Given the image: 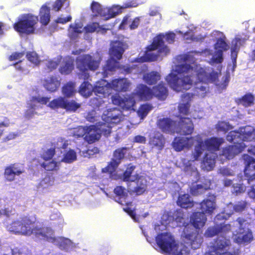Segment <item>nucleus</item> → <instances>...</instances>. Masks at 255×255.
<instances>
[{
    "instance_id": "31",
    "label": "nucleus",
    "mask_w": 255,
    "mask_h": 255,
    "mask_svg": "<svg viewBox=\"0 0 255 255\" xmlns=\"http://www.w3.org/2000/svg\"><path fill=\"white\" fill-rule=\"evenodd\" d=\"M76 83L73 81H69L65 83L62 88V93L65 98H71L76 93Z\"/></svg>"
},
{
    "instance_id": "22",
    "label": "nucleus",
    "mask_w": 255,
    "mask_h": 255,
    "mask_svg": "<svg viewBox=\"0 0 255 255\" xmlns=\"http://www.w3.org/2000/svg\"><path fill=\"white\" fill-rule=\"evenodd\" d=\"M125 50L124 43L120 41L116 40L111 43L109 54L111 57L117 60H120L122 58Z\"/></svg>"
},
{
    "instance_id": "19",
    "label": "nucleus",
    "mask_w": 255,
    "mask_h": 255,
    "mask_svg": "<svg viewBox=\"0 0 255 255\" xmlns=\"http://www.w3.org/2000/svg\"><path fill=\"white\" fill-rule=\"evenodd\" d=\"M134 95L142 101H149L153 98L152 89L142 84L136 86Z\"/></svg>"
},
{
    "instance_id": "35",
    "label": "nucleus",
    "mask_w": 255,
    "mask_h": 255,
    "mask_svg": "<svg viewBox=\"0 0 255 255\" xmlns=\"http://www.w3.org/2000/svg\"><path fill=\"white\" fill-rule=\"evenodd\" d=\"M143 79L149 85L156 84L160 79V75L156 71H151L143 75Z\"/></svg>"
},
{
    "instance_id": "16",
    "label": "nucleus",
    "mask_w": 255,
    "mask_h": 255,
    "mask_svg": "<svg viewBox=\"0 0 255 255\" xmlns=\"http://www.w3.org/2000/svg\"><path fill=\"white\" fill-rule=\"evenodd\" d=\"M194 138L193 137H175L172 142V146L176 151H181L184 148H189L194 144Z\"/></svg>"
},
{
    "instance_id": "62",
    "label": "nucleus",
    "mask_w": 255,
    "mask_h": 255,
    "mask_svg": "<svg viewBox=\"0 0 255 255\" xmlns=\"http://www.w3.org/2000/svg\"><path fill=\"white\" fill-rule=\"evenodd\" d=\"M247 203L245 201H240L236 202L233 206V209L235 212H240L245 210Z\"/></svg>"
},
{
    "instance_id": "56",
    "label": "nucleus",
    "mask_w": 255,
    "mask_h": 255,
    "mask_svg": "<svg viewBox=\"0 0 255 255\" xmlns=\"http://www.w3.org/2000/svg\"><path fill=\"white\" fill-rule=\"evenodd\" d=\"M28 109L24 113V117L27 119H30L35 115L37 112L35 111L36 109V105L33 103H27Z\"/></svg>"
},
{
    "instance_id": "51",
    "label": "nucleus",
    "mask_w": 255,
    "mask_h": 255,
    "mask_svg": "<svg viewBox=\"0 0 255 255\" xmlns=\"http://www.w3.org/2000/svg\"><path fill=\"white\" fill-rule=\"evenodd\" d=\"M203 164L204 167L207 170H211L214 167L215 161L213 158H212L208 154H206L204 157L203 160Z\"/></svg>"
},
{
    "instance_id": "63",
    "label": "nucleus",
    "mask_w": 255,
    "mask_h": 255,
    "mask_svg": "<svg viewBox=\"0 0 255 255\" xmlns=\"http://www.w3.org/2000/svg\"><path fill=\"white\" fill-rule=\"evenodd\" d=\"M190 104L188 103H180L178 105V111L180 115H187L189 112Z\"/></svg>"
},
{
    "instance_id": "52",
    "label": "nucleus",
    "mask_w": 255,
    "mask_h": 255,
    "mask_svg": "<svg viewBox=\"0 0 255 255\" xmlns=\"http://www.w3.org/2000/svg\"><path fill=\"white\" fill-rule=\"evenodd\" d=\"M26 57L31 63L35 65H38L40 60L38 54L35 51H28L26 53Z\"/></svg>"
},
{
    "instance_id": "10",
    "label": "nucleus",
    "mask_w": 255,
    "mask_h": 255,
    "mask_svg": "<svg viewBox=\"0 0 255 255\" xmlns=\"http://www.w3.org/2000/svg\"><path fill=\"white\" fill-rule=\"evenodd\" d=\"M128 149V147H123L115 150L113 152V158L107 165L102 168V172L103 173H108L110 174L115 172L122 162V160L125 157Z\"/></svg>"
},
{
    "instance_id": "30",
    "label": "nucleus",
    "mask_w": 255,
    "mask_h": 255,
    "mask_svg": "<svg viewBox=\"0 0 255 255\" xmlns=\"http://www.w3.org/2000/svg\"><path fill=\"white\" fill-rule=\"evenodd\" d=\"M176 203L178 206L185 209L191 208L194 205L193 201L188 194L179 195Z\"/></svg>"
},
{
    "instance_id": "59",
    "label": "nucleus",
    "mask_w": 255,
    "mask_h": 255,
    "mask_svg": "<svg viewBox=\"0 0 255 255\" xmlns=\"http://www.w3.org/2000/svg\"><path fill=\"white\" fill-rule=\"evenodd\" d=\"M115 58L111 57V59L107 60L106 64L105 65V70L109 71H114L115 70L118 61L115 59Z\"/></svg>"
},
{
    "instance_id": "7",
    "label": "nucleus",
    "mask_w": 255,
    "mask_h": 255,
    "mask_svg": "<svg viewBox=\"0 0 255 255\" xmlns=\"http://www.w3.org/2000/svg\"><path fill=\"white\" fill-rule=\"evenodd\" d=\"M236 222L238 224L239 228L236 233L233 236L234 242L239 245L250 243L254 239L252 232L249 228L250 223L242 217L238 218Z\"/></svg>"
},
{
    "instance_id": "15",
    "label": "nucleus",
    "mask_w": 255,
    "mask_h": 255,
    "mask_svg": "<svg viewBox=\"0 0 255 255\" xmlns=\"http://www.w3.org/2000/svg\"><path fill=\"white\" fill-rule=\"evenodd\" d=\"M24 172V169L18 163H13L6 166L4 169V176L7 181H13L16 176H19Z\"/></svg>"
},
{
    "instance_id": "44",
    "label": "nucleus",
    "mask_w": 255,
    "mask_h": 255,
    "mask_svg": "<svg viewBox=\"0 0 255 255\" xmlns=\"http://www.w3.org/2000/svg\"><path fill=\"white\" fill-rule=\"evenodd\" d=\"M116 109L110 110L106 115L105 120L109 123L117 124L120 122V117L119 114L115 113Z\"/></svg>"
},
{
    "instance_id": "54",
    "label": "nucleus",
    "mask_w": 255,
    "mask_h": 255,
    "mask_svg": "<svg viewBox=\"0 0 255 255\" xmlns=\"http://www.w3.org/2000/svg\"><path fill=\"white\" fill-rule=\"evenodd\" d=\"M225 37L219 38L217 39L215 44V49L217 50H223V51H226L229 49V45L225 40Z\"/></svg>"
},
{
    "instance_id": "37",
    "label": "nucleus",
    "mask_w": 255,
    "mask_h": 255,
    "mask_svg": "<svg viewBox=\"0 0 255 255\" xmlns=\"http://www.w3.org/2000/svg\"><path fill=\"white\" fill-rule=\"evenodd\" d=\"M84 29L87 33H93L95 31L106 33L109 28L104 27V25L100 26L98 22H94L87 25L85 26Z\"/></svg>"
},
{
    "instance_id": "13",
    "label": "nucleus",
    "mask_w": 255,
    "mask_h": 255,
    "mask_svg": "<svg viewBox=\"0 0 255 255\" xmlns=\"http://www.w3.org/2000/svg\"><path fill=\"white\" fill-rule=\"evenodd\" d=\"M245 147L246 145L243 142H236L233 145H228L223 148L221 155L227 159H231L242 152Z\"/></svg>"
},
{
    "instance_id": "12",
    "label": "nucleus",
    "mask_w": 255,
    "mask_h": 255,
    "mask_svg": "<svg viewBox=\"0 0 255 255\" xmlns=\"http://www.w3.org/2000/svg\"><path fill=\"white\" fill-rule=\"evenodd\" d=\"M112 101L113 104L118 106L123 110H131L135 104L133 97L131 95H126L123 97L119 95H113Z\"/></svg>"
},
{
    "instance_id": "14",
    "label": "nucleus",
    "mask_w": 255,
    "mask_h": 255,
    "mask_svg": "<svg viewBox=\"0 0 255 255\" xmlns=\"http://www.w3.org/2000/svg\"><path fill=\"white\" fill-rule=\"evenodd\" d=\"M231 230V225L229 224H216L209 227L205 232L206 237L211 238L220 234H226Z\"/></svg>"
},
{
    "instance_id": "27",
    "label": "nucleus",
    "mask_w": 255,
    "mask_h": 255,
    "mask_svg": "<svg viewBox=\"0 0 255 255\" xmlns=\"http://www.w3.org/2000/svg\"><path fill=\"white\" fill-rule=\"evenodd\" d=\"M224 142L223 137H212L206 139L204 142V146L209 150L218 151L220 146Z\"/></svg>"
},
{
    "instance_id": "46",
    "label": "nucleus",
    "mask_w": 255,
    "mask_h": 255,
    "mask_svg": "<svg viewBox=\"0 0 255 255\" xmlns=\"http://www.w3.org/2000/svg\"><path fill=\"white\" fill-rule=\"evenodd\" d=\"M91 8L94 15L96 16H105L106 15V12L105 9L97 2L93 1L91 5Z\"/></svg>"
},
{
    "instance_id": "33",
    "label": "nucleus",
    "mask_w": 255,
    "mask_h": 255,
    "mask_svg": "<svg viewBox=\"0 0 255 255\" xmlns=\"http://www.w3.org/2000/svg\"><path fill=\"white\" fill-rule=\"evenodd\" d=\"M149 143L153 147H157L159 149H161L164 144V138L163 135L158 132H156L150 137Z\"/></svg>"
},
{
    "instance_id": "53",
    "label": "nucleus",
    "mask_w": 255,
    "mask_h": 255,
    "mask_svg": "<svg viewBox=\"0 0 255 255\" xmlns=\"http://www.w3.org/2000/svg\"><path fill=\"white\" fill-rule=\"evenodd\" d=\"M77 158V155L76 152L72 149L68 150L64 156V157L62 159V161L65 163H70L76 160Z\"/></svg>"
},
{
    "instance_id": "4",
    "label": "nucleus",
    "mask_w": 255,
    "mask_h": 255,
    "mask_svg": "<svg viewBox=\"0 0 255 255\" xmlns=\"http://www.w3.org/2000/svg\"><path fill=\"white\" fill-rule=\"evenodd\" d=\"M155 241L162 252L169 255H189L190 254L188 248L182 244H177L170 233L158 234Z\"/></svg>"
},
{
    "instance_id": "8",
    "label": "nucleus",
    "mask_w": 255,
    "mask_h": 255,
    "mask_svg": "<svg viewBox=\"0 0 255 255\" xmlns=\"http://www.w3.org/2000/svg\"><path fill=\"white\" fill-rule=\"evenodd\" d=\"M231 246L229 238L223 235L218 236L210 243L208 254L209 255H222Z\"/></svg>"
},
{
    "instance_id": "47",
    "label": "nucleus",
    "mask_w": 255,
    "mask_h": 255,
    "mask_svg": "<svg viewBox=\"0 0 255 255\" xmlns=\"http://www.w3.org/2000/svg\"><path fill=\"white\" fill-rule=\"evenodd\" d=\"M93 92L97 97L105 98L109 95V91L107 86H100L96 85L93 87Z\"/></svg>"
},
{
    "instance_id": "29",
    "label": "nucleus",
    "mask_w": 255,
    "mask_h": 255,
    "mask_svg": "<svg viewBox=\"0 0 255 255\" xmlns=\"http://www.w3.org/2000/svg\"><path fill=\"white\" fill-rule=\"evenodd\" d=\"M255 97L251 93H247L240 98L235 100V102L238 105H242L247 108L254 105Z\"/></svg>"
},
{
    "instance_id": "38",
    "label": "nucleus",
    "mask_w": 255,
    "mask_h": 255,
    "mask_svg": "<svg viewBox=\"0 0 255 255\" xmlns=\"http://www.w3.org/2000/svg\"><path fill=\"white\" fill-rule=\"evenodd\" d=\"M93 89L92 84L88 81H84L81 84L79 92L82 96L87 98L92 95Z\"/></svg>"
},
{
    "instance_id": "57",
    "label": "nucleus",
    "mask_w": 255,
    "mask_h": 255,
    "mask_svg": "<svg viewBox=\"0 0 255 255\" xmlns=\"http://www.w3.org/2000/svg\"><path fill=\"white\" fill-rule=\"evenodd\" d=\"M60 62V59L57 60H50L46 63L45 67V70L48 72H51L56 69Z\"/></svg>"
},
{
    "instance_id": "28",
    "label": "nucleus",
    "mask_w": 255,
    "mask_h": 255,
    "mask_svg": "<svg viewBox=\"0 0 255 255\" xmlns=\"http://www.w3.org/2000/svg\"><path fill=\"white\" fill-rule=\"evenodd\" d=\"M74 60L70 57L65 58L59 68V71L62 75L70 74L74 70Z\"/></svg>"
},
{
    "instance_id": "26",
    "label": "nucleus",
    "mask_w": 255,
    "mask_h": 255,
    "mask_svg": "<svg viewBox=\"0 0 255 255\" xmlns=\"http://www.w3.org/2000/svg\"><path fill=\"white\" fill-rule=\"evenodd\" d=\"M207 221V218L204 213L195 212L190 217V222L196 229L203 227Z\"/></svg>"
},
{
    "instance_id": "50",
    "label": "nucleus",
    "mask_w": 255,
    "mask_h": 255,
    "mask_svg": "<svg viewBox=\"0 0 255 255\" xmlns=\"http://www.w3.org/2000/svg\"><path fill=\"white\" fill-rule=\"evenodd\" d=\"M152 108L150 104H145L141 105L137 111L138 115L141 119H144L152 109Z\"/></svg>"
},
{
    "instance_id": "24",
    "label": "nucleus",
    "mask_w": 255,
    "mask_h": 255,
    "mask_svg": "<svg viewBox=\"0 0 255 255\" xmlns=\"http://www.w3.org/2000/svg\"><path fill=\"white\" fill-rule=\"evenodd\" d=\"M152 92H153V98L155 97L160 101L165 100L168 95L167 87L163 82L153 86L152 88Z\"/></svg>"
},
{
    "instance_id": "17",
    "label": "nucleus",
    "mask_w": 255,
    "mask_h": 255,
    "mask_svg": "<svg viewBox=\"0 0 255 255\" xmlns=\"http://www.w3.org/2000/svg\"><path fill=\"white\" fill-rule=\"evenodd\" d=\"M184 241L193 250L199 249L203 242V238L197 232H192L185 235Z\"/></svg>"
},
{
    "instance_id": "49",
    "label": "nucleus",
    "mask_w": 255,
    "mask_h": 255,
    "mask_svg": "<svg viewBox=\"0 0 255 255\" xmlns=\"http://www.w3.org/2000/svg\"><path fill=\"white\" fill-rule=\"evenodd\" d=\"M134 179H131L130 182H135L137 186L143 187V189H147V181L145 177L136 174L134 175Z\"/></svg>"
},
{
    "instance_id": "3",
    "label": "nucleus",
    "mask_w": 255,
    "mask_h": 255,
    "mask_svg": "<svg viewBox=\"0 0 255 255\" xmlns=\"http://www.w3.org/2000/svg\"><path fill=\"white\" fill-rule=\"evenodd\" d=\"M157 127L163 132L173 134L175 132L187 135L192 133L194 125L190 118L181 117L177 123L169 118L160 119L157 122Z\"/></svg>"
},
{
    "instance_id": "5",
    "label": "nucleus",
    "mask_w": 255,
    "mask_h": 255,
    "mask_svg": "<svg viewBox=\"0 0 255 255\" xmlns=\"http://www.w3.org/2000/svg\"><path fill=\"white\" fill-rule=\"evenodd\" d=\"M77 69L79 71V75L84 79L89 77L88 71H95L99 67L100 60L89 54L78 56L75 59Z\"/></svg>"
},
{
    "instance_id": "39",
    "label": "nucleus",
    "mask_w": 255,
    "mask_h": 255,
    "mask_svg": "<svg viewBox=\"0 0 255 255\" xmlns=\"http://www.w3.org/2000/svg\"><path fill=\"white\" fill-rule=\"evenodd\" d=\"M198 145L196 146L195 148L194 152L192 154V160L193 161L197 160L200 157L202 153V150H203V147L204 146V143L203 141L201 138L200 135H197Z\"/></svg>"
},
{
    "instance_id": "58",
    "label": "nucleus",
    "mask_w": 255,
    "mask_h": 255,
    "mask_svg": "<svg viewBox=\"0 0 255 255\" xmlns=\"http://www.w3.org/2000/svg\"><path fill=\"white\" fill-rule=\"evenodd\" d=\"M223 50H216L211 58V61L216 64L221 63L223 61Z\"/></svg>"
},
{
    "instance_id": "18",
    "label": "nucleus",
    "mask_w": 255,
    "mask_h": 255,
    "mask_svg": "<svg viewBox=\"0 0 255 255\" xmlns=\"http://www.w3.org/2000/svg\"><path fill=\"white\" fill-rule=\"evenodd\" d=\"M216 197L213 194H209L207 198L203 200L200 204L201 212L204 214L212 215L216 209Z\"/></svg>"
},
{
    "instance_id": "45",
    "label": "nucleus",
    "mask_w": 255,
    "mask_h": 255,
    "mask_svg": "<svg viewBox=\"0 0 255 255\" xmlns=\"http://www.w3.org/2000/svg\"><path fill=\"white\" fill-rule=\"evenodd\" d=\"M205 85L206 84H202V83L196 82L194 88V94L201 98L204 97L208 89V87Z\"/></svg>"
},
{
    "instance_id": "40",
    "label": "nucleus",
    "mask_w": 255,
    "mask_h": 255,
    "mask_svg": "<svg viewBox=\"0 0 255 255\" xmlns=\"http://www.w3.org/2000/svg\"><path fill=\"white\" fill-rule=\"evenodd\" d=\"M41 167L48 171H57L59 169L60 162L53 159L44 161L40 164Z\"/></svg>"
},
{
    "instance_id": "1",
    "label": "nucleus",
    "mask_w": 255,
    "mask_h": 255,
    "mask_svg": "<svg viewBox=\"0 0 255 255\" xmlns=\"http://www.w3.org/2000/svg\"><path fill=\"white\" fill-rule=\"evenodd\" d=\"M176 71L179 75L170 73L166 77V80L169 86L174 91L180 92L187 90L192 86V77L195 73L197 82L208 84L214 83L218 79V73L212 71L208 73L202 67L194 68L189 64H182L176 67Z\"/></svg>"
},
{
    "instance_id": "25",
    "label": "nucleus",
    "mask_w": 255,
    "mask_h": 255,
    "mask_svg": "<svg viewBox=\"0 0 255 255\" xmlns=\"http://www.w3.org/2000/svg\"><path fill=\"white\" fill-rule=\"evenodd\" d=\"M60 81L56 76H50L44 80L43 86L50 92H54L58 90L60 86Z\"/></svg>"
},
{
    "instance_id": "9",
    "label": "nucleus",
    "mask_w": 255,
    "mask_h": 255,
    "mask_svg": "<svg viewBox=\"0 0 255 255\" xmlns=\"http://www.w3.org/2000/svg\"><path fill=\"white\" fill-rule=\"evenodd\" d=\"M164 35L162 34L157 35L153 39L152 43L146 47V50L143 56L139 58V62H150L157 60L158 55L151 52L164 45Z\"/></svg>"
},
{
    "instance_id": "23",
    "label": "nucleus",
    "mask_w": 255,
    "mask_h": 255,
    "mask_svg": "<svg viewBox=\"0 0 255 255\" xmlns=\"http://www.w3.org/2000/svg\"><path fill=\"white\" fill-rule=\"evenodd\" d=\"M114 193L118 197V199L116 201L119 204L126 206L132 205V202L131 201H127L128 197V194L126 189L124 187L122 186H116L114 190Z\"/></svg>"
},
{
    "instance_id": "42",
    "label": "nucleus",
    "mask_w": 255,
    "mask_h": 255,
    "mask_svg": "<svg viewBox=\"0 0 255 255\" xmlns=\"http://www.w3.org/2000/svg\"><path fill=\"white\" fill-rule=\"evenodd\" d=\"M81 107V104L74 100H68L65 98L64 110L67 112H75Z\"/></svg>"
},
{
    "instance_id": "21",
    "label": "nucleus",
    "mask_w": 255,
    "mask_h": 255,
    "mask_svg": "<svg viewBox=\"0 0 255 255\" xmlns=\"http://www.w3.org/2000/svg\"><path fill=\"white\" fill-rule=\"evenodd\" d=\"M246 166L244 169L245 175L249 177L248 182L255 179V159L248 155H244Z\"/></svg>"
},
{
    "instance_id": "55",
    "label": "nucleus",
    "mask_w": 255,
    "mask_h": 255,
    "mask_svg": "<svg viewBox=\"0 0 255 255\" xmlns=\"http://www.w3.org/2000/svg\"><path fill=\"white\" fill-rule=\"evenodd\" d=\"M56 153L55 148H50L45 151L41 155V158L44 161H48L52 160Z\"/></svg>"
},
{
    "instance_id": "41",
    "label": "nucleus",
    "mask_w": 255,
    "mask_h": 255,
    "mask_svg": "<svg viewBox=\"0 0 255 255\" xmlns=\"http://www.w3.org/2000/svg\"><path fill=\"white\" fill-rule=\"evenodd\" d=\"M209 189H210V187L206 184H196L192 185L190 187V193L193 196H198L204 193Z\"/></svg>"
},
{
    "instance_id": "6",
    "label": "nucleus",
    "mask_w": 255,
    "mask_h": 255,
    "mask_svg": "<svg viewBox=\"0 0 255 255\" xmlns=\"http://www.w3.org/2000/svg\"><path fill=\"white\" fill-rule=\"evenodd\" d=\"M38 21V16L24 14L13 24V28L20 34L30 35L34 33Z\"/></svg>"
},
{
    "instance_id": "43",
    "label": "nucleus",
    "mask_w": 255,
    "mask_h": 255,
    "mask_svg": "<svg viewBox=\"0 0 255 255\" xmlns=\"http://www.w3.org/2000/svg\"><path fill=\"white\" fill-rule=\"evenodd\" d=\"M65 97H59L49 102L47 106L52 110L64 109Z\"/></svg>"
},
{
    "instance_id": "48",
    "label": "nucleus",
    "mask_w": 255,
    "mask_h": 255,
    "mask_svg": "<svg viewBox=\"0 0 255 255\" xmlns=\"http://www.w3.org/2000/svg\"><path fill=\"white\" fill-rule=\"evenodd\" d=\"M135 168V166L132 165L131 163H129L125 171L122 174V179L124 181L129 182L131 180L130 178Z\"/></svg>"
},
{
    "instance_id": "36",
    "label": "nucleus",
    "mask_w": 255,
    "mask_h": 255,
    "mask_svg": "<svg viewBox=\"0 0 255 255\" xmlns=\"http://www.w3.org/2000/svg\"><path fill=\"white\" fill-rule=\"evenodd\" d=\"M109 124V123L106 122H99L96 124L101 136L102 134L105 137H108L110 135L112 132V127Z\"/></svg>"
},
{
    "instance_id": "32",
    "label": "nucleus",
    "mask_w": 255,
    "mask_h": 255,
    "mask_svg": "<svg viewBox=\"0 0 255 255\" xmlns=\"http://www.w3.org/2000/svg\"><path fill=\"white\" fill-rule=\"evenodd\" d=\"M83 24L81 22L74 23L69 25L68 34L70 39L74 40L78 38L79 34L82 33Z\"/></svg>"
},
{
    "instance_id": "61",
    "label": "nucleus",
    "mask_w": 255,
    "mask_h": 255,
    "mask_svg": "<svg viewBox=\"0 0 255 255\" xmlns=\"http://www.w3.org/2000/svg\"><path fill=\"white\" fill-rule=\"evenodd\" d=\"M103 98L101 97H95L90 99V105L94 108H99L104 103Z\"/></svg>"
},
{
    "instance_id": "64",
    "label": "nucleus",
    "mask_w": 255,
    "mask_h": 255,
    "mask_svg": "<svg viewBox=\"0 0 255 255\" xmlns=\"http://www.w3.org/2000/svg\"><path fill=\"white\" fill-rule=\"evenodd\" d=\"M184 214L180 210H176L173 215V218L177 223H182L184 220Z\"/></svg>"
},
{
    "instance_id": "11",
    "label": "nucleus",
    "mask_w": 255,
    "mask_h": 255,
    "mask_svg": "<svg viewBox=\"0 0 255 255\" xmlns=\"http://www.w3.org/2000/svg\"><path fill=\"white\" fill-rule=\"evenodd\" d=\"M78 131H80V133H75V137L78 138L85 135V140L89 144L95 142L101 138L100 133L96 125L86 127L81 126L78 128Z\"/></svg>"
},
{
    "instance_id": "34",
    "label": "nucleus",
    "mask_w": 255,
    "mask_h": 255,
    "mask_svg": "<svg viewBox=\"0 0 255 255\" xmlns=\"http://www.w3.org/2000/svg\"><path fill=\"white\" fill-rule=\"evenodd\" d=\"M40 22L42 25H47L50 20V9L46 5H43L39 11Z\"/></svg>"
},
{
    "instance_id": "20",
    "label": "nucleus",
    "mask_w": 255,
    "mask_h": 255,
    "mask_svg": "<svg viewBox=\"0 0 255 255\" xmlns=\"http://www.w3.org/2000/svg\"><path fill=\"white\" fill-rule=\"evenodd\" d=\"M130 82L126 78H118L113 80L107 85L117 92H127L130 86Z\"/></svg>"
},
{
    "instance_id": "2",
    "label": "nucleus",
    "mask_w": 255,
    "mask_h": 255,
    "mask_svg": "<svg viewBox=\"0 0 255 255\" xmlns=\"http://www.w3.org/2000/svg\"><path fill=\"white\" fill-rule=\"evenodd\" d=\"M36 221V217L34 216H24L19 219L12 221L6 226L7 230L14 234L31 235L34 234L37 237H45L46 231L44 228L34 227L33 225ZM46 232H52L50 228H46Z\"/></svg>"
},
{
    "instance_id": "60",
    "label": "nucleus",
    "mask_w": 255,
    "mask_h": 255,
    "mask_svg": "<svg viewBox=\"0 0 255 255\" xmlns=\"http://www.w3.org/2000/svg\"><path fill=\"white\" fill-rule=\"evenodd\" d=\"M242 139L244 141H251L255 139V131L252 129L250 131L245 130L243 132Z\"/></svg>"
}]
</instances>
